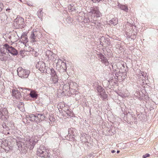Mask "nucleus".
I'll return each mask as SVG.
<instances>
[{"label":"nucleus","instance_id":"obj_1","mask_svg":"<svg viewBox=\"0 0 158 158\" xmlns=\"http://www.w3.org/2000/svg\"><path fill=\"white\" fill-rule=\"evenodd\" d=\"M89 15L92 14V17L93 19L90 20V22L93 23H94L95 22H96L98 20V18L101 15V13L97 7L95 8L91 7L90 11L89 12Z\"/></svg>","mask_w":158,"mask_h":158},{"label":"nucleus","instance_id":"obj_2","mask_svg":"<svg viewBox=\"0 0 158 158\" xmlns=\"http://www.w3.org/2000/svg\"><path fill=\"white\" fill-rule=\"evenodd\" d=\"M14 26L17 29L24 27L25 26L24 19L19 16H18L14 20Z\"/></svg>","mask_w":158,"mask_h":158},{"label":"nucleus","instance_id":"obj_3","mask_svg":"<svg viewBox=\"0 0 158 158\" xmlns=\"http://www.w3.org/2000/svg\"><path fill=\"white\" fill-rule=\"evenodd\" d=\"M37 154L38 156L41 157H49L50 156V154L47 151L46 149L42 146L38 149Z\"/></svg>","mask_w":158,"mask_h":158},{"label":"nucleus","instance_id":"obj_4","mask_svg":"<svg viewBox=\"0 0 158 158\" xmlns=\"http://www.w3.org/2000/svg\"><path fill=\"white\" fill-rule=\"evenodd\" d=\"M17 72L18 76L22 78L27 77L30 73L28 70H25L22 67L18 68Z\"/></svg>","mask_w":158,"mask_h":158},{"label":"nucleus","instance_id":"obj_5","mask_svg":"<svg viewBox=\"0 0 158 158\" xmlns=\"http://www.w3.org/2000/svg\"><path fill=\"white\" fill-rule=\"evenodd\" d=\"M76 133V130L74 128H70L68 130V135L65 137V139L67 140L71 141H73L75 136Z\"/></svg>","mask_w":158,"mask_h":158},{"label":"nucleus","instance_id":"obj_6","mask_svg":"<svg viewBox=\"0 0 158 158\" xmlns=\"http://www.w3.org/2000/svg\"><path fill=\"white\" fill-rule=\"evenodd\" d=\"M6 52H8L13 55H17L18 52L17 51L14 47L9 45L8 44H5L3 45Z\"/></svg>","mask_w":158,"mask_h":158},{"label":"nucleus","instance_id":"obj_7","mask_svg":"<svg viewBox=\"0 0 158 158\" xmlns=\"http://www.w3.org/2000/svg\"><path fill=\"white\" fill-rule=\"evenodd\" d=\"M100 44L103 47H106L110 44V39L107 37L102 36L99 39Z\"/></svg>","mask_w":158,"mask_h":158},{"label":"nucleus","instance_id":"obj_8","mask_svg":"<svg viewBox=\"0 0 158 158\" xmlns=\"http://www.w3.org/2000/svg\"><path fill=\"white\" fill-rule=\"evenodd\" d=\"M8 52H6L3 46L0 48V59L2 61L7 60L8 59Z\"/></svg>","mask_w":158,"mask_h":158},{"label":"nucleus","instance_id":"obj_9","mask_svg":"<svg viewBox=\"0 0 158 158\" xmlns=\"http://www.w3.org/2000/svg\"><path fill=\"white\" fill-rule=\"evenodd\" d=\"M35 67L40 71H44L46 67L44 62L43 61H40L36 64Z\"/></svg>","mask_w":158,"mask_h":158},{"label":"nucleus","instance_id":"obj_10","mask_svg":"<svg viewBox=\"0 0 158 158\" xmlns=\"http://www.w3.org/2000/svg\"><path fill=\"white\" fill-rule=\"evenodd\" d=\"M98 57L99 60H101L102 63H104L106 65H108L109 62L106 58L103 55L100 53L98 55Z\"/></svg>","mask_w":158,"mask_h":158},{"label":"nucleus","instance_id":"obj_11","mask_svg":"<svg viewBox=\"0 0 158 158\" xmlns=\"http://www.w3.org/2000/svg\"><path fill=\"white\" fill-rule=\"evenodd\" d=\"M12 94L13 96L17 99H20L22 98L21 93L18 90H12Z\"/></svg>","mask_w":158,"mask_h":158},{"label":"nucleus","instance_id":"obj_12","mask_svg":"<svg viewBox=\"0 0 158 158\" xmlns=\"http://www.w3.org/2000/svg\"><path fill=\"white\" fill-rule=\"evenodd\" d=\"M36 121H42L45 119L46 117H45L44 114H36L35 115Z\"/></svg>","mask_w":158,"mask_h":158},{"label":"nucleus","instance_id":"obj_13","mask_svg":"<svg viewBox=\"0 0 158 158\" xmlns=\"http://www.w3.org/2000/svg\"><path fill=\"white\" fill-rule=\"evenodd\" d=\"M146 74H145L143 72L141 71L138 76V78L143 81L146 79Z\"/></svg>","mask_w":158,"mask_h":158},{"label":"nucleus","instance_id":"obj_14","mask_svg":"<svg viewBox=\"0 0 158 158\" xmlns=\"http://www.w3.org/2000/svg\"><path fill=\"white\" fill-rule=\"evenodd\" d=\"M97 90L98 92V94L100 95H102L103 94V93H105V90L101 86H99L97 87Z\"/></svg>","mask_w":158,"mask_h":158},{"label":"nucleus","instance_id":"obj_15","mask_svg":"<svg viewBox=\"0 0 158 158\" xmlns=\"http://www.w3.org/2000/svg\"><path fill=\"white\" fill-rule=\"evenodd\" d=\"M110 24H113L114 26L116 25L118 23V19L116 18H114L110 20Z\"/></svg>","mask_w":158,"mask_h":158},{"label":"nucleus","instance_id":"obj_16","mask_svg":"<svg viewBox=\"0 0 158 158\" xmlns=\"http://www.w3.org/2000/svg\"><path fill=\"white\" fill-rule=\"evenodd\" d=\"M35 33H36V32L32 31L31 32V35L30 37V38L31 39V41L33 42H36L35 39L36 38V36L35 35Z\"/></svg>","mask_w":158,"mask_h":158},{"label":"nucleus","instance_id":"obj_17","mask_svg":"<svg viewBox=\"0 0 158 158\" xmlns=\"http://www.w3.org/2000/svg\"><path fill=\"white\" fill-rule=\"evenodd\" d=\"M30 96L32 98H37L38 97V94L34 91H32L29 94Z\"/></svg>","mask_w":158,"mask_h":158},{"label":"nucleus","instance_id":"obj_18","mask_svg":"<svg viewBox=\"0 0 158 158\" xmlns=\"http://www.w3.org/2000/svg\"><path fill=\"white\" fill-rule=\"evenodd\" d=\"M35 141L34 140H33V139H32L30 141V144L31 146L30 147V148H31V149H33L34 148V146L35 144Z\"/></svg>","mask_w":158,"mask_h":158},{"label":"nucleus","instance_id":"obj_19","mask_svg":"<svg viewBox=\"0 0 158 158\" xmlns=\"http://www.w3.org/2000/svg\"><path fill=\"white\" fill-rule=\"evenodd\" d=\"M120 8L126 12H127L128 10V7L125 5H120L119 6Z\"/></svg>","mask_w":158,"mask_h":158},{"label":"nucleus","instance_id":"obj_20","mask_svg":"<svg viewBox=\"0 0 158 158\" xmlns=\"http://www.w3.org/2000/svg\"><path fill=\"white\" fill-rule=\"evenodd\" d=\"M18 147L19 148L21 147L22 148H24L25 147H26V145H24L23 143L19 141L18 142H17Z\"/></svg>","mask_w":158,"mask_h":158},{"label":"nucleus","instance_id":"obj_21","mask_svg":"<svg viewBox=\"0 0 158 158\" xmlns=\"http://www.w3.org/2000/svg\"><path fill=\"white\" fill-rule=\"evenodd\" d=\"M52 77L53 82L54 84H56V83L58 82L59 79H58V77L57 75L52 76Z\"/></svg>","mask_w":158,"mask_h":158},{"label":"nucleus","instance_id":"obj_22","mask_svg":"<svg viewBox=\"0 0 158 158\" xmlns=\"http://www.w3.org/2000/svg\"><path fill=\"white\" fill-rule=\"evenodd\" d=\"M46 56H48V59H50L52 57L53 53L50 50H47L46 52Z\"/></svg>","mask_w":158,"mask_h":158},{"label":"nucleus","instance_id":"obj_23","mask_svg":"<svg viewBox=\"0 0 158 158\" xmlns=\"http://www.w3.org/2000/svg\"><path fill=\"white\" fill-rule=\"evenodd\" d=\"M47 69L49 70H50L51 74V75L52 77L57 75L56 71L54 70V69H53L52 68L50 69L49 68H48Z\"/></svg>","mask_w":158,"mask_h":158},{"label":"nucleus","instance_id":"obj_24","mask_svg":"<svg viewBox=\"0 0 158 158\" xmlns=\"http://www.w3.org/2000/svg\"><path fill=\"white\" fill-rule=\"evenodd\" d=\"M35 117V115L31 114L29 115L28 118H29V119L31 120L32 121H36Z\"/></svg>","mask_w":158,"mask_h":158},{"label":"nucleus","instance_id":"obj_25","mask_svg":"<svg viewBox=\"0 0 158 158\" xmlns=\"http://www.w3.org/2000/svg\"><path fill=\"white\" fill-rule=\"evenodd\" d=\"M69 9L70 11H73L75 10V7L73 4H70L68 6Z\"/></svg>","mask_w":158,"mask_h":158},{"label":"nucleus","instance_id":"obj_26","mask_svg":"<svg viewBox=\"0 0 158 158\" xmlns=\"http://www.w3.org/2000/svg\"><path fill=\"white\" fill-rule=\"evenodd\" d=\"M37 14L38 17L39 18H41L43 16V12H42V10H40L37 12Z\"/></svg>","mask_w":158,"mask_h":158},{"label":"nucleus","instance_id":"obj_27","mask_svg":"<svg viewBox=\"0 0 158 158\" xmlns=\"http://www.w3.org/2000/svg\"><path fill=\"white\" fill-rule=\"evenodd\" d=\"M21 38L23 39V40H24L26 42H28V39L27 37V35L25 34H23L21 36Z\"/></svg>","mask_w":158,"mask_h":158},{"label":"nucleus","instance_id":"obj_28","mask_svg":"<svg viewBox=\"0 0 158 158\" xmlns=\"http://www.w3.org/2000/svg\"><path fill=\"white\" fill-rule=\"evenodd\" d=\"M32 55H34L35 56H37L38 55L39 53L37 52V51L35 49L31 53Z\"/></svg>","mask_w":158,"mask_h":158},{"label":"nucleus","instance_id":"obj_29","mask_svg":"<svg viewBox=\"0 0 158 158\" xmlns=\"http://www.w3.org/2000/svg\"><path fill=\"white\" fill-rule=\"evenodd\" d=\"M56 54L53 53V54H52V57H51L49 59L52 60L53 61H55L56 60Z\"/></svg>","mask_w":158,"mask_h":158},{"label":"nucleus","instance_id":"obj_30","mask_svg":"<svg viewBox=\"0 0 158 158\" xmlns=\"http://www.w3.org/2000/svg\"><path fill=\"white\" fill-rule=\"evenodd\" d=\"M102 98H103V99H106L107 97V95L106 94L105 92L103 93V94L102 95H100Z\"/></svg>","mask_w":158,"mask_h":158},{"label":"nucleus","instance_id":"obj_31","mask_svg":"<svg viewBox=\"0 0 158 158\" xmlns=\"http://www.w3.org/2000/svg\"><path fill=\"white\" fill-rule=\"evenodd\" d=\"M66 112V114H67V116H70L71 115V114H72V112H71L69 110H67Z\"/></svg>","mask_w":158,"mask_h":158},{"label":"nucleus","instance_id":"obj_32","mask_svg":"<svg viewBox=\"0 0 158 158\" xmlns=\"http://www.w3.org/2000/svg\"><path fill=\"white\" fill-rule=\"evenodd\" d=\"M84 21L85 23L86 22V23H87L90 22V20L89 19V17H88L87 18H85V19H84Z\"/></svg>","mask_w":158,"mask_h":158},{"label":"nucleus","instance_id":"obj_33","mask_svg":"<svg viewBox=\"0 0 158 158\" xmlns=\"http://www.w3.org/2000/svg\"><path fill=\"white\" fill-rule=\"evenodd\" d=\"M94 24L96 25L98 27H99L100 26V23L97 21V20L96 22H95Z\"/></svg>","mask_w":158,"mask_h":158},{"label":"nucleus","instance_id":"obj_34","mask_svg":"<svg viewBox=\"0 0 158 158\" xmlns=\"http://www.w3.org/2000/svg\"><path fill=\"white\" fill-rule=\"evenodd\" d=\"M150 156V155L149 154L147 153L143 155V158H146L147 157H149Z\"/></svg>","mask_w":158,"mask_h":158},{"label":"nucleus","instance_id":"obj_35","mask_svg":"<svg viewBox=\"0 0 158 158\" xmlns=\"http://www.w3.org/2000/svg\"><path fill=\"white\" fill-rule=\"evenodd\" d=\"M3 4L2 3H0V12H1L3 8Z\"/></svg>","mask_w":158,"mask_h":158},{"label":"nucleus","instance_id":"obj_36","mask_svg":"<svg viewBox=\"0 0 158 158\" xmlns=\"http://www.w3.org/2000/svg\"><path fill=\"white\" fill-rule=\"evenodd\" d=\"M93 2L98 3L100 1H102V0H91Z\"/></svg>","mask_w":158,"mask_h":158},{"label":"nucleus","instance_id":"obj_37","mask_svg":"<svg viewBox=\"0 0 158 158\" xmlns=\"http://www.w3.org/2000/svg\"><path fill=\"white\" fill-rule=\"evenodd\" d=\"M29 50L30 52H32L35 49L32 48L30 47L29 48Z\"/></svg>","mask_w":158,"mask_h":158},{"label":"nucleus","instance_id":"obj_38","mask_svg":"<svg viewBox=\"0 0 158 158\" xmlns=\"http://www.w3.org/2000/svg\"><path fill=\"white\" fill-rule=\"evenodd\" d=\"M91 16L89 17V19L90 20H90L93 19V18L92 17V14Z\"/></svg>","mask_w":158,"mask_h":158},{"label":"nucleus","instance_id":"obj_39","mask_svg":"<svg viewBox=\"0 0 158 158\" xmlns=\"http://www.w3.org/2000/svg\"><path fill=\"white\" fill-rule=\"evenodd\" d=\"M131 39H135L136 38V36L135 35H134L133 36H131Z\"/></svg>","mask_w":158,"mask_h":158},{"label":"nucleus","instance_id":"obj_40","mask_svg":"<svg viewBox=\"0 0 158 158\" xmlns=\"http://www.w3.org/2000/svg\"><path fill=\"white\" fill-rule=\"evenodd\" d=\"M115 152V151L114 150H113L111 151V152L112 153H113Z\"/></svg>","mask_w":158,"mask_h":158},{"label":"nucleus","instance_id":"obj_41","mask_svg":"<svg viewBox=\"0 0 158 158\" xmlns=\"http://www.w3.org/2000/svg\"><path fill=\"white\" fill-rule=\"evenodd\" d=\"M11 36H9V38L10 39H11Z\"/></svg>","mask_w":158,"mask_h":158},{"label":"nucleus","instance_id":"obj_42","mask_svg":"<svg viewBox=\"0 0 158 158\" xmlns=\"http://www.w3.org/2000/svg\"><path fill=\"white\" fill-rule=\"evenodd\" d=\"M119 152H120V151H118V150L117 151V153H119Z\"/></svg>","mask_w":158,"mask_h":158},{"label":"nucleus","instance_id":"obj_43","mask_svg":"<svg viewBox=\"0 0 158 158\" xmlns=\"http://www.w3.org/2000/svg\"><path fill=\"white\" fill-rule=\"evenodd\" d=\"M72 138L71 136H69V138Z\"/></svg>","mask_w":158,"mask_h":158},{"label":"nucleus","instance_id":"obj_44","mask_svg":"<svg viewBox=\"0 0 158 158\" xmlns=\"http://www.w3.org/2000/svg\"><path fill=\"white\" fill-rule=\"evenodd\" d=\"M58 61H61V60H58Z\"/></svg>","mask_w":158,"mask_h":158},{"label":"nucleus","instance_id":"obj_45","mask_svg":"<svg viewBox=\"0 0 158 158\" xmlns=\"http://www.w3.org/2000/svg\"><path fill=\"white\" fill-rule=\"evenodd\" d=\"M19 0L21 1V0Z\"/></svg>","mask_w":158,"mask_h":158}]
</instances>
